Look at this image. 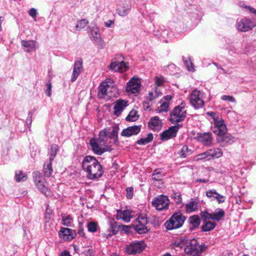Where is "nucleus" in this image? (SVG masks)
I'll return each mask as SVG.
<instances>
[{
    "label": "nucleus",
    "instance_id": "obj_12",
    "mask_svg": "<svg viewBox=\"0 0 256 256\" xmlns=\"http://www.w3.org/2000/svg\"><path fill=\"white\" fill-rule=\"evenodd\" d=\"M216 140L220 146L226 147L233 144L236 141V138L230 134L226 132L216 136Z\"/></svg>",
    "mask_w": 256,
    "mask_h": 256
},
{
    "label": "nucleus",
    "instance_id": "obj_50",
    "mask_svg": "<svg viewBox=\"0 0 256 256\" xmlns=\"http://www.w3.org/2000/svg\"><path fill=\"white\" fill-rule=\"evenodd\" d=\"M21 44L22 47L28 48V49L24 50L26 52H30L32 51V46L30 44V41L26 40H22L21 42Z\"/></svg>",
    "mask_w": 256,
    "mask_h": 256
},
{
    "label": "nucleus",
    "instance_id": "obj_18",
    "mask_svg": "<svg viewBox=\"0 0 256 256\" xmlns=\"http://www.w3.org/2000/svg\"><path fill=\"white\" fill-rule=\"evenodd\" d=\"M141 125H134L124 128L121 132V136L125 137H130L139 134L141 130Z\"/></svg>",
    "mask_w": 256,
    "mask_h": 256
},
{
    "label": "nucleus",
    "instance_id": "obj_39",
    "mask_svg": "<svg viewBox=\"0 0 256 256\" xmlns=\"http://www.w3.org/2000/svg\"><path fill=\"white\" fill-rule=\"evenodd\" d=\"M138 111L135 110H132L129 112L128 116L126 118V122H135L138 120L140 116L138 114Z\"/></svg>",
    "mask_w": 256,
    "mask_h": 256
},
{
    "label": "nucleus",
    "instance_id": "obj_15",
    "mask_svg": "<svg viewBox=\"0 0 256 256\" xmlns=\"http://www.w3.org/2000/svg\"><path fill=\"white\" fill-rule=\"evenodd\" d=\"M82 64L83 60L82 58H78L75 61L73 72L70 79L72 82H74L76 81L79 75L82 72L83 70Z\"/></svg>",
    "mask_w": 256,
    "mask_h": 256
},
{
    "label": "nucleus",
    "instance_id": "obj_46",
    "mask_svg": "<svg viewBox=\"0 0 256 256\" xmlns=\"http://www.w3.org/2000/svg\"><path fill=\"white\" fill-rule=\"evenodd\" d=\"M88 22V20L86 18L82 19L81 20H78V24L76 26V30H81L87 25Z\"/></svg>",
    "mask_w": 256,
    "mask_h": 256
},
{
    "label": "nucleus",
    "instance_id": "obj_2",
    "mask_svg": "<svg viewBox=\"0 0 256 256\" xmlns=\"http://www.w3.org/2000/svg\"><path fill=\"white\" fill-rule=\"evenodd\" d=\"M186 104L184 101H182L180 105L174 108L170 113V118L169 121L172 124L183 122L186 116V110H184Z\"/></svg>",
    "mask_w": 256,
    "mask_h": 256
},
{
    "label": "nucleus",
    "instance_id": "obj_64",
    "mask_svg": "<svg viewBox=\"0 0 256 256\" xmlns=\"http://www.w3.org/2000/svg\"><path fill=\"white\" fill-rule=\"evenodd\" d=\"M82 254L84 256H93L94 254V251L91 248H89L84 251Z\"/></svg>",
    "mask_w": 256,
    "mask_h": 256
},
{
    "label": "nucleus",
    "instance_id": "obj_9",
    "mask_svg": "<svg viewBox=\"0 0 256 256\" xmlns=\"http://www.w3.org/2000/svg\"><path fill=\"white\" fill-rule=\"evenodd\" d=\"M94 140L92 141L91 148L94 154L98 155H102L106 152H110L113 150L112 148L111 142L108 143L104 144L102 146H98L97 143L94 142Z\"/></svg>",
    "mask_w": 256,
    "mask_h": 256
},
{
    "label": "nucleus",
    "instance_id": "obj_54",
    "mask_svg": "<svg viewBox=\"0 0 256 256\" xmlns=\"http://www.w3.org/2000/svg\"><path fill=\"white\" fill-rule=\"evenodd\" d=\"M35 112V109L32 110L31 111H29L28 112V116L26 120V123L28 124V126L30 128L32 123V118L33 114Z\"/></svg>",
    "mask_w": 256,
    "mask_h": 256
},
{
    "label": "nucleus",
    "instance_id": "obj_56",
    "mask_svg": "<svg viewBox=\"0 0 256 256\" xmlns=\"http://www.w3.org/2000/svg\"><path fill=\"white\" fill-rule=\"evenodd\" d=\"M46 89L45 91V92H46V94L48 97H50L52 96L51 90H52V83H51L50 80H49L47 82V83L46 84Z\"/></svg>",
    "mask_w": 256,
    "mask_h": 256
},
{
    "label": "nucleus",
    "instance_id": "obj_21",
    "mask_svg": "<svg viewBox=\"0 0 256 256\" xmlns=\"http://www.w3.org/2000/svg\"><path fill=\"white\" fill-rule=\"evenodd\" d=\"M116 220H122L126 222H128L130 221V219L132 218V216L131 211L129 210H118L116 211Z\"/></svg>",
    "mask_w": 256,
    "mask_h": 256
},
{
    "label": "nucleus",
    "instance_id": "obj_23",
    "mask_svg": "<svg viewBox=\"0 0 256 256\" xmlns=\"http://www.w3.org/2000/svg\"><path fill=\"white\" fill-rule=\"evenodd\" d=\"M110 70L116 72H122L128 70V65L124 61L120 62L116 60L110 63Z\"/></svg>",
    "mask_w": 256,
    "mask_h": 256
},
{
    "label": "nucleus",
    "instance_id": "obj_3",
    "mask_svg": "<svg viewBox=\"0 0 256 256\" xmlns=\"http://www.w3.org/2000/svg\"><path fill=\"white\" fill-rule=\"evenodd\" d=\"M208 246L204 244L199 245L198 240L194 238L192 239L187 245L185 250L192 256H199L204 252Z\"/></svg>",
    "mask_w": 256,
    "mask_h": 256
},
{
    "label": "nucleus",
    "instance_id": "obj_16",
    "mask_svg": "<svg viewBox=\"0 0 256 256\" xmlns=\"http://www.w3.org/2000/svg\"><path fill=\"white\" fill-rule=\"evenodd\" d=\"M102 130L106 131V136L110 140H114L113 144L116 146L118 144V133L119 126L118 125H115L112 126V130H110V128H104Z\"/></svg>",
    "mask_w": 256,
    "mask_h": 256
},
{
    "label": "nucleus",
    "instance_id": "obj_41",
    "mask_svg": "<svg viewBox=\"0 0 256 256\" xmlns=\"http://www.w3.org/2000/svg\"><path fill=\"white\" fill-rule=\"evenodd\" d=\"M59 150V147L56 144H52L50 146V160L53 161Z\"/></svg>",
    "mask_w": 256,
    "mask_h": 256
},
{
    "label": "nucleus",
    "instance_id": "obj_51",
    "mask_svg": "<svg viewBox=\"0 0 256 256\" xmlns=\"http://www.w3.org/2000/svg\"><path fill=\"white\" fill-rule=\"evenodd\" d=\"M183 60L184 65L188 71H192L193 70H194L193 64L190 60H185L184 58L183 57Z\"/></svg>",
    "mask_w": 256,
    "mask_h": 256
},
{
    "label": "nucleus",
    "instance_id": "obj_40",
    "mask_svg": "<svg viewBox=\"0 0 256 256\" xmlns=\"http://www.w3.org/2000/svg\"><path fill=\"white\" fill-rule=\"evenodd\" d=\"M52 162L50 161L47 164L46 166L45 164L44 166V175L46 177H50L53 172L52 168Z\"/></svg>",
    "mask_w": 256,
    "mask_h": 256
},
{
    "label": "nucleus",
    "instance_id": "obj_25",
    "mask_svg": "<svg viewBox=\"0 0 256 256\" xmlns=\"http://www.w3.org/2000/svg\"><path fill=\"white\" fill-rule=\"evenodd\" d=\"M127 102L120 99L116 100L114 107V114L116 116H119L124 108L127 106Z\"/></svg>",
    "mask_w": 256,
    "mask_h": 256
},
{
    "label": "nucleus",
    "instance_id": "obj_11",
    "mask_svg": "<svg viewBox=\"0 0 256 256\" xmlns=\"http://www.w3.org/2000/svg\"><path fill=\"white\" fill-rule=\"evenodd\" d=\"M132 8L130 0H120V3L116 8L117 13L121 16H127Z\"/></svg>",
    "mask_w": 256,
    "mask_h": 256
},
{
    "label": "nucleus",
    "instance_id": "obj_33",
    "mask_svg": "<svg viewBox=\"0 0 256 256\" xmlns=\"http://www.w3.org/2000/svg\"><path fill=\"white\" fill-rule=\"evenodd\" d=\"M224 216L225 212L224 210L221 208H218L214 213H212V220L219 222Z\"/></svg>",
    "mask_w": 256,
    "mask_h": 256
},
{
    "label": "nucleus",
    "instance_id": "obj_13",
    "mask_svg": "<svg viewBox=\"0 0 256 256\" xmlns=\"http://www.w3.org/2000/svg\"><path fill=\"white\" fill-rule=\"evenodd\" d=\"M200 92L196 90H194L190 96V102L196 108H200L204 105L203 100L200 97Z\"/></svg>",
    "mask_w": 256,
    "mask_h": 256
},
{
    "label": "nucleus",
    "instance_id": "obj_35",
    "mask_svg": "<svg viewBox=\"0 0 256 256\" xmlns=\"http://www.w3.org/2000/svg\"><path fill=\"white\" fill-rule=\"evenodd\" d=\"M188 244V239L186 236H181L178 238L173 243L174 246L180 248H182L184 246Z\"/></svg>",
    "mask_w": 256,
    "mask_h": 256
},
{
    "label": "nucleus",
    "instance_id": "obj_36",
    "mask_svg": "<svg viewBox=\"0 0 256 256\" xmlns=\"http://www.w3.org/2000/svg\"><path fill=\"white\" fill-rule=\"evenodd\" d=\"M62 224L67 227L72 226L73 222V218L70 214L66 216L64 214H62Z\"/></svg>",
    "mask_w": 256,
    "mask_h": 256
},
{
    "label": "nucleus",
    "instance_id": "obj_44",
    "mask_svg": "<svg viewBox=\"0 0 256 256\" xmlns=\"http://www.w3.org/2000/svg\"><path fill=\"white\" fill-rule=\"evenodd\" d=\"M98 225L96 222H90L87 224V228L88 232H95L98 230Z\"/></svg>",
    "mask_w": 256,
    "mask_h": 256
},
{
    "label": "nucleus",
    "instance_id": "obj_43",
    "mask_svg": "<svg viewBox=\"0 0 256 256\" xmlns=\"http://www.w3.org/2000/svg\"><path fill=\"white\" fill-rule=\"evenodd\" d=\"M15 178L17 182H24L27 180L28 176L25 173L19 170L16 172Z\"/></svg>",
    "mask_w": 256,
    "mask_h": 256
},
{
    "label": "nucleus",
    "instance_id": "obj_55",
    "mask_svg": "<svg viewBox=\"0 0 256 256\" xmlns=\"http://www.w3.org/2000/svg\"><path fill=\"white\" fill-rule=\"evenodd\" d=\"M137 84L140 86V82L138 78L134 77L128 82L127 86H136Z\"/></svg>",
    "mask_w": 256,
    "mask_h": 256
},
{
    "label": "nucleus",
    "instance_id": "obj_20",
    "mask_svg": "<svg viewBox=\"0 0 256 256\" xmlns=\"http://www.w3.org/2000/svg\"><path fill=\"white\" fill-rule=\"evenodd\" d=\"M162 120L158 116L152 117L148 123V128L154 131L160 130L162 128Z\"/></svg>",
    "mask_w": 256,
    "mask_h": 256
},
{
    "label": "nucleus",
    "instance_id": "obj_10",
    "mask_svg": "<svg viewBox=\"0 0 256 256\" xmlns=\"http://www.w3.org/2000/svg\"><path fill=\"white\" fill-rule=\"evenodd\" d=\"M137 216L138 218L136 220H140L142 222L143 224L140 225V226H142V228H138V226H132V228L138 234H142L148 233L150 230V229L146 226V224H148V218L145 214H138Z\"/></svg>",
    "mask_w": 256,
    "mask_h": 256
},
{
    "label": "nucleus",
    "instance_id": "obj_22",
    "mask_svg": "<svg viewBox=\"0 0 256 256\" xmlns=\"http://www.w3.org/2000/svg\"><path fill=\"white\" fill-rule=\"evenodd\" d=\"M88 30L90 34V38L96 44H100L102 40V37L100 33V30L98 27L91 28L88 26Z\"/></svg>",
    "mask_w": 256,
    "mask_h": 256
},
{
    "label": "nucleus",
    "instance_id": "obj_53",
    "mask_svg": "<svg viewBox=\"0 0 256 256\" xmlns=\"http://www.w3.org/2000/svg\"><path fill=\"white\" fill-rule=\"evenodd\" d=\"M130 228H132V224L130 226H126V225H120V232L122 234H128L130 233Z\"/></svg>",
    "mask_w": 256,
    "mask_h": 256
},
{
    "label": "nucleus",
    "instance_id": "obj_24",
    "mask_svg": "<svg viewBox=\"0 0 256 256\" xmlns=\"http://www.w3.org/2000/svg\"><path fill=\"white\" fill-rule=\"evenodd\" d=\"M108 137L106 136V131L101 130L99 132L98 138H92L90 140V144L91 146L92 141L94 140V142L97 143L98 146H102L108 144Z\"/></svg>",
    "mask_w": 256,
    "mask_h": 256
},
{
    "label": "nucleus",
    "instance_id": "obj_32",
    "mask_svg": "<svg viewBox=\"0 0 256 256\" xmlns=\"http://www.w3.org/2000/svg\"><path fill=\"white\" fill-rule=\"evenodd\" d=\"M192 152L193 150L192 149L189 148L188 146L184 145L182 146L180 151L177 153V154L179 158H184L192 154Z\"/></svg>",
    "mask_w": 256,
    "mask_h": 256
},
{
    "label": "nucleus",
    "instance_id": "obj_31",
    "mask_svg": "<svg viewBox=\"0 0 256 256\" xmlns=\"http://www.w3.org/2000/svg\"><path fill=\"white\" fill-rule=\"evenodd\" d=\"M208 154L209 158H207V160H210V159L221 157L222 156L223 152L220 148H215L208 150Z\"/></svg>",
    "mask_w": 256,
    "mask_h": 256
},
{
    "label": "nucleus",
    "instance_id": "obj_34",
    "mask_svg": "<svg viewBox=\"0 0 256 256\" xmlns=\"http://www.w3.org/2000/svg\"><path fill=\"white\" fill-rule=\"evenodd\" d=\"M216 224L214 222L208 221L204 222L201 226V231L208 232L213 230L216 226Z\"/></svg>",
    "mask_w": 256,
    "mask_h": 256
},
{
    "label": "nucleus",
    "instance_id": "obj_8",
    "mask_svg": "<svg viewBox=\"0 0 256 256\" xmlns=\"http://www.w3.org/2000/svg\"><path fill=\"white\" fill-rule=\"evenodd\" d=\"M210 129L212 132L216 135V136L225 134L227 132L224 120L222 118L216 120V122L212 124Z\"/></svg>",
    "mask_w": 256,
    "mask_h": 256
},
{
    "label": "nucleus",
    "instance_id": "obj_57",
    "mask_svg": "<svg viewBox=\"0 0 256 256\" xmlns=\"http://www.w3.org/2000/svg\"><path fill=\"white\" fill-rule=\"evenodd\" d=\"M126 196L128 199L130 200L133 197L134 188L132 186L128 187L126 188Z\"/></svg>",
    "mask_w": 256,
    "mask_h": 256
},
{
    "label": "nucleus",
    "instance_id": "obj_61",
    "mask_svg": "<svg viewBox=\"0 0 256 256\" xmlns=\"http://www.w3.org/2000/svg\"><path fill=\"white\" fill-rule=\"evenodd\" d=\"M164 78H160L158 76L155 77V83L157 86H160L164 84Z\"/></svg>",
    "mask_w": 256,
    "mask_h": 256
},
{
    "label": "nucleus",
    "instance_id": "obj_49",
    "mask_svg": "<svg viewBox=\"0 0 256 256\" xmlns=\"http://www.w3.org/2000/svg\"><path fill=\"white\" fill-rule=\"evenodd\" d=\"M196 203L195 201L192 200L190 202L186 204V211L188 212H193L196 210V208H194V205H196Z\"/></svg>",
    "mask_w": 256,
    "mask_h": 256
},
{
    "label": "nucleus",
    "instance_id": "obj_52",
    "mask_svg": "<svg viewBox=\"0 0 256 256\" xmlns=\"http://www.w3.org/2000/svg\"><path fill=\"white\" fill-rule=\"evenodd\" d=\"M140 86L138 84L136 86H127L128 92H130L132 94H136L139 92Z\"/></svg>",
    "mask_w": 256,
    "mask_h": 256
},
{
    "label": "nucleus",
    "instance_id": "obj_17",
    "mask_svg": "<svg viewBox=\"0 0 256 256\" xmlns=\"http://www.w3.org/2000/svg\"><path fill=\"white\" fill-rule=\"evenodd\" d=\"M205 146H210L212 143V134L210 132H198L194 138Z\"/></svg>",
    "mask_w": 256,
    "mask_h": 256
},
{
    "label": "nucleus",
    "instance_id": "obj_59",
    "mask_svg": "<svg viewBox=\"0 0 256 256\" xmlns=\"http://www.w3.org/2000/svg\"><path fill=\"white\" fill-rule=\"evenodd\" d=\"M206 114L210 116L212 118V122H211L212 124L216 122V120L220 119L215 112H206Z\"/></svg>",
    "mask_w": 256,
    "mask_h": 256
},
{
    "label": "nucleus",
    "instance_id": "obj_6",
    "mask_svg": "<svg viewBox=\"0 0 256 256\" xmlns=\"http://www.w3.org/2000/svg\"><path fill=\"white\" fill-rule=\"evenodd\" d=\"M256 26V20L244 18L238 22V29L239 31L246 32L252 30Z\"/></svg>",
    "mask_w": 256,
    "mask_h": 256
},
{
    "label": "nucleus",
    "instance_id": "obj_19",
    "mask_svg": "<svg viewBox=\"0 0 256 256\" xmlns=\"http://www.w3.org/2000/svg\"><path fill=\"white\" fill-rule=\"evenodd\" d=\"M98 161V160L94 156H86L84 157L82 162V170L84 172H90V168H92L95 164V162Z\"/></svg>",
    "mask_w": 256,
    "mask_h": 256
},
{
    "label": "nucleus",
    "instance_id": "obj_45",
    "mask_svg": "<svg viewBox=\"0 0 256 256\" xmlns=\"http://www.w3.org/2000/svg\"><path fill=\"white\" fill-rule=\"evenodd\" d=\"M32 176L35 184L44 180L42 176L41 173L38 171H34L32 172Z\"/></svg>",
    "mask_w": 256,
    "mask_h": 256
},
{
    "label": "nucleus",
    "instance_id": "obj_42",
    "mask_svg": "<svg viewBox=\"0 0 256 256\" xmlns=\"http://www.w3.org/2000/svg\"><path fill=\"white\" fill-rule=\"evenodd\" d=\"M201 218L204 222L210 221V220H212V213H209L207 209L201 211L200 212Z\"/></svg>",
    "mask_w": 256,
    "mask_h": 256
},
{
    "label": "nucleus",
    "instance_id": "obj_63",
    "mask_svg": "<svg viewBox=\"0 0 256 256\" xmlns=\"http://www.w3.org/2000/svg\"><path fill=\"white\" fill-rule=\"evenodd\" d=\"M197 156L198 160H203L206 158H209V156L208 155V150L203 153L198 154Z\"/></svg>",
    "mask_w": 256,
    "mask_h": 256
},
{
    "label": "nucleus",
    "instance_id": "obj_37",
    "mask_svg": "<svg viewBox=\"0 0 256 256\" xmlns=\"http://www.w3.org/2000/svg\"><path fill=\"white\" fill-rule=\"evenodd\" d=\"M154 139V136L152 133H149L148 134L146 138H142L139 140H138L136 143L137 144L140 146L145 145L150 142Z\"/></svg>",
    "mask_w": 256,
    "mask_h": 256
},
{
    "label": "nucleus",
    "instance_id": "obj_1",
    "mask_svg": "<svg viewBox=\"0 0 256 256\" xmlns=\"http://www.w3.org/2000/svg\"><path fill=\"white\" fill-rule=\"evenodd\" d=\"M187 216L179 210L174 212L170 218L165 222L164 226L168 230L178 229L182 226Z\"/></svg>",
    "mask_w": 256,
    "mask_h": 256
},
{
    "label": "nucleus",
    "instance_id": "obj_62",
    "mask_svg": "<svg viewBox=\"0 0 256 256\" xmlns=\"http://www.w3.org/2000/svg\"><path fill=\"white\" fill-rule=\"evenodd\" d=\"M221 98L223 100H228L231 102H236L234 98L231 96L223 95Z\"/></svg>",
    "mask_w": 256,
    "mask_h": 256
},
{
    "label": "nucleus",
    "instance_id": "obj_4",
    "mask_svg": "<svg viewBox=\"0 0 256 256\" xmlns=\"http://www.w3.org/2000/svg\"><path fill=\"white\" fill-rule=\"evenodd\" d=\"M170 204V200L166 196L161 194L154 198L152 202V206L158 210H168Z\"/></svg>",
    "mask_w": 256,
    "mask_h": 256
},
{
    "label": "nucleus",
    "instance_id": "obj_38",
    "mask_svg": "<svg viewBox=\"0 0 256 256\" xmlns=\"http://www.w3.org/2000/svg\"><path fill=\"white\" fill-rule=\"evenodd\" d=\"M119 96V92L117 86L114 84L110 85V88L108 90V96L110 98H117Z\"/></svg>",
    "mask_w": 256,
    "mask_h": 256
},
{
    "label": "nucleus",
    "instance_id": "obj_7",
    "mask_svg": "<svg viewBox=\"0 0 256 256\" xmlns=\"http://www.w3.org/2000/svg\"><path fill=\"white\" fill-rule=\"evenodd\" d=\"M94 162L92 168H90V172H86L88 178L90 180H97L101 178L104 172L102 166L100 162L98 161Z\"/></svg>",
    "mask_w": 256,
    "mask_h": 256
},
{
    "label": "nucleus",
    "instance_id": "obj_26",
    "mask_svg": "<svg viewBox=\"0 0 256 256\" xmlns=\"http://www.w3.org/2000/svg\"><path fill=\"white\" fill-rule=\"evenodd\" d=\"M110 228L108 230L109 232L108 234L106 236V238L111 237L112 235L116 234L120 230V225H118V223L112 219L110 221Z\"/></svg>",
    "mask_w": 256,
    "mask_h": 256
},
{
    "label": "nucleus",
    "instance_id": "obj_29",
    "mask_svg": "<svg viewBox=\"0 0 256 256\" xmlns=\"http://www.w3.org/2000/svg\"><path fill=\"white\" fill-rule=\"evenodd\" d=\"M110 88V84H104L103 82H101L98 88V98L99 99L104 98L106 96H108Z\"/></svg>",
    "mask_w": 256,
    "mask_h": 256
},
{
    "label": "nucleus",
    "instance_id": "obj_14",
    "mask_svg": "<svg viewBox=\"0 0 256 256\" xmlns=\"http://www.w3.org/2000/svg\"><path fill=\"white\" fill-rule=\"evenodd\" d=\"M76 235L75 230L68 228L62 227L58 232V236L64 240L70 241L74 239Z\"/></svg>",
    "mask_w": 256,
    "mask_h": 256
},
{
    "label": "nucleus",
    "instance_id": "obj_5",
    "mask_svg": "<svg viewBox=\"0 0 256 256\" xmlns=\"http://www.w3.org/2000/svg\"><path fill=\"white\" fill-rule=\"evenodd\" d=\"M146 244L143 240L132 242L126 248V252L128 254H136L141 253L146 248Z\"/></svg>",
    "mask_w": 256,
    "mask_h": 256
},
{
    "label": "nucleus",
    "instance_id": "obj_58",
    "mask_svg": "<svg viewBox=\"0 0 256 256\" xmlns=\"http://www.w3.org/2000/svg\"><path fill=\"white\" fill-rule=\"evenodd\" d=\"M214 198L216 199L218 204L223 203L225 202L226 197L222 196L216 192V194L214 196Z\"/></svg>",
    "mask_w": 256,
    "mask_h": 256
},
{
    "label": "nucleus",
    "instance_id": "obj_28",
    "mask_svg": "<svg viewBox=\"0 0 256 256\" xmlns=\"http://www.w3.org/2000/svg\"><path fill=\"white\" fill-rule=\"evenodd\" d=\"M188 223L190 225L189 230L190 232L193 231L198 227L200 224V219L197 214L191 216L188 218Z\"/></svg>",
    "mask_w": 256,
    "mask_h": 256
},
{
    "label": "nucleus",
    "instance_id": "obj_30",
    "mask_svg": "<svg viewBox=\"0 0 256 256\" xmlns=\"http://www.w3.org/2000/svg\"><path fill=\"white\" fill-rule=\"evenodd\" d=\"M44 180L36 184V188L40 191L41 193L48 197L52 194L50 188L46 185Z\"/></svg>",
    "mask_w": 256,
    "mask_h": 256
},
{
    "label": "nucleus",
    "instance_id": "obj_47",
    "mask_svg": "<svg viewBox=\"0 0 256 256\" xmlns=\"http://www.w3.org/2000/svg\"><path fill=\"white\" fill-rule=\"evenodd\" d=\"M160 103L162 102L160 108V110H158V112H167L169 110V106L170 102H162V100H161L160 102Z\"/></svg>",
    "mask_w": 256,
    "mask_h": 256
},
{
    "label": "nucleus",
    "instance_id": "obj_48",
    "mask_svg": "<svg viewBox=\"0 0 256 256\" xmlns=\"http://www.w3.org/2000/svg\"><path fill=\"white\" fill-rule=\"evenodd\" d=\"M171 197L172 198L176 200V204H180L182 202V198L180 192H177L174 190H172L171 194Z\"/></svg>",
    "mask_w": 256,
    "mask_h": 256
},
{
    "label": "nucleus",
    "instance_id": "obj_60",
    "mask_svg": "<svg viewBox=\"0 0 256 256\" xmlns=\"http://www.w3.org/2000/svg\"><path fill=\"white\" fill-rule=\"evenodd\" d=\"M216 194V190L214 189L210 190L206 192V195L207 197L210 198H214V196Z\"/></svg>",
    "mask_w": 256,
    "mask_h": 256
},
{
    "label": "nucleus",
    "instance_id": "obj_27",
    "mask_svg": "<svg viewBox=\"0 0 256 256\" xmlns=\"http://www.w3.org/2000/svg\"><path fill=\"white\" fill-rule=\"evenodd\" d=\"M177 133L172 128V126H170L168 129L164 130L160 134V140L162 141H166L170 140V138H174L176 136Z\"/></svg>",
    "mask_w": 256,
    "mask_h": 256
}]
</instances>
